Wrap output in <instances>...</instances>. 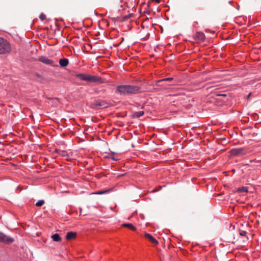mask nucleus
<instances>
[{
    "label": "nucleus",
    "mask_w": 261,
    "mask_h": 261,
    "mask_svg": "<svg viewBox=\"0 0 261 261\" xmlns=\"http://www.w3.org/2000/svg\"><path fill=\"white\" fill-rule=\"evenodd\" d=\"M116 91L124 96L136 94L142 92L141 87L130 85L118 86L116 88Z\"/></svg>",
    "instance_id": "f257e3e1"
},
{
    "label": "nucleus",
    "mask_w": 261,
    "mask_h": 261,
    "mask_svg": "<svg viewBox=\"0 0 261 261\" xmlns=\"http://www.w3.org/2000/svg\"><path fill=\"white\" fill-rule=\"evenodd\" d=\"M9 43L5 39L0 37V54H6L11 51Z\"/></svg>",
    "instance_id": "f03ea898"
},
{
    "label": "nucleus",
    "mask_w": 261,
    "mask_h": 261,
    "mask_svg": "<svg viewBox=\"0 0 261 261\" xmlns=\"http://www.w3.org/2000/svg\"><path fill=\"white\" fill-rule=\"evenodd\" d=\"M79 79L91 82H97L101 81V79L97 76H93L89 74H79L76 75Z\"/></svg>",
    "instance_id": "7ed1b4c3"
},
{
    "label": "nucleus",
    "mask_w": 261,
    "mask_h": 261,
    "mask_svg": "<svg viewBox=\"0 0 261 261\" xmlns=\"http://www.w3.org/2000/svg\"><path fill=\"white\" fill-rule=\"evenodd\" d=\"M39 61L47 65L55 66L57 65V62H54L44 56H40L38 59Z\"/></svg>",
    "instance_id": "20e7f679"
},
{
    "label": "nucleus",
    "mask_w": 261,
    "mask_h": 261,
    "mask_svg": "<svg viewBox=\"0 0 261 261\" xmlns=\"http://www.w3.org/2000/svg\"><path fill=\"white\" fill-rule=\"evenodd\" d=\"M230 153L232 155L242 156L246 154L245 149L243 148L232 149Z\"/></svg>",
    "instance_id": "39448f33"
},
{
    "label": "nucleus",
    "mask_w": 261,
    "mask_h": 261,
    "mask_svg": "<svg viewBox=\"0 0 261 261\" xmlns=\"http://www.w3.org/2000/svg\"><path fill=\"white\" fill-rule=\"evenodd\" d=\"M14 242V239L6 236L0 232V242L4 243H11Z\"/></svg>",
    "instance_id": "423d86ee"
},
{
    "label": "nucleus",
    "mask_w": 261,
    "mask_h": 261,
    "mask_svg": "<svg viewBox=\"0 0 261 261\" xmlns=\"http://www.w3.org/2000/svg\"><path fill=\"white\" fill-rule=\"evenodd\" d=\"M93 107L96 108H105L107 107V103L104 101L99 100H95L92 103Z\"/></svg>",
    "instance_id": "0eeeda50"
},
{
    "label": "nucleus",
    "mask_w": 261,
    "mask_h": 261,
    "mask_svg": "<svg viewBox=\"0 0 261 261\" xmlns=\"http://www.w3.org/2000/svg\"><path fill=\"white\" fill-rule=\"evenodd\" d=\"M205 39V35L202 32H197L195 35V39L198 42H203Z\"/></svg>",
    "instance_id": "6e6552de"
},
{
    "label": "nucleus",
    "mask_w": 261,
    "mask_h": 261,
    "mask_svg": "<svg viewBox=\"0 0 261 261\" xmlns=\"http://www.w3.org/2000/svg\"><path fill=\"white\" fill-rule=\"evenodd\" d=\"M145 237L148 239L151 243L154 244H158L159 242L158 241L155 239L152 236H151L150 234L149 233H145Z\"/></svg>",
    "instance_id": "1a4fd4ad"
},
{
    "label": "nucleus",
    "mask_w": 261,
    "mask_h": 261,
    "mask_svg": "<svg viewBox=\"0 0 261 261\" xmlns=\"http://www.w3.org/2000/svg\"><path fill=\"white\" fill-rule=\"evenodd\" d=\"M69 64V61L67 59L62 58L59 60V64L62 67H66Z\"/></svg>",
    "instance_id": "9d476101"
},
{
    "label": "nucleus",
    "mask_w": 261,
    "mask_h": 261,
    "mask_svg": "<svg viewBox=\"0 0 261 261\" xmlns=\"http://www.w3.org/2000/svg\"><path fill=\"white\" fill-rule=\"evenodd\" d=\"M76 237V233L74 232H67L66 238L67 240H70L72 239H74Z\"/></svg>",
    "instance_id": "9b49d317"
},
{
    "label": "nucleus",
    "mask_w": 261,
    "mask_h": 261,
    "mask_svg": "<svg viewBox=\"0 0 261 261\" xmlns=\"http://www.w3.org/2000/svg\"><path fill=\"white\" fill-rule=\"evenodd\" d=\"M122 226L127 227L129 229H131V230H132L133 231H135L136 230V228H135V227L134 226V225H133L130 223L123 224L122 225Z\"/></svg>",
    "instance_id": "f8f14e48"
},
{
    "label": "nucleus",
    "mask_w": 261,
    "mask_h": 261,
    "mask_svg": "<svg viewBox=\"0 0 261 261\" xmlns=\"http://www.w3.org/2000/svg\"><path fill=\"white\" fill-rule=\"evenodd\" d=\"M51 238L55 242H59L61 240V238L58 233H55L51 236Z\"/></svg>",
    "instance_id": "ddd939ff"
},
{
    "label": "nucleus",
    "mask_w": 261,
    "mask_h": 261,
    "mask_svg": "<svg viewBox=\"0 0 261 261\" xmlns=\"http://www.w3.org/2000/svg\"><path fill=\"white\" fill-rule=\"evenodd\" d=\"M144 113L143 111H139L135 112L133 114V116L136 118H139L140 117L143 116Z\"/></svg>",
    "instance_id": "4468645a"
},
{
    "label": "nucleus",
    "mask_w": 261,
    "mask_h": 261,
    "mask_svg": "<svg viewBox=\"0 0 261 261\" xmlns=\"http://www.w3.org/2000/svg\"><path fill=\"white\" fill-rule=\"evenodd\" d=\"M110 190H99L95 193L96 194H103L105 193H108L109 192Z\"/></svg>",
    "instance_id": "2eb2a0df"
},
{
    "label": "nucleus",
    "mask_w": 261,
    "mask_h": 261,
    "mask_svg": "<svg viewBox=\"0 0 261 261\" xmlns=\"http://www.w3.org/2000/svg\"><path fill=\"white\" fill-rule=\"evenodd\" d=\"M44 203V201L43 200H39L36 203V205L37 206H41Z\"/></svg>",
    "instance_id": "dca6fc26"
},
{
    "label": "nucleus",
    "mask_w": 261,
    "mask_h": 261,
    "mask_svg": "<svg viewBox=\"0 0 261 261\" xmlns=\"http://www.w3.org/2000/svg\"><path fill=\"white\" fill-rule=\"evenodd\" d=\"M239 192H247L248 191L247 188L245 187H243L241 188H239L238 190Z\"/></svg>",
    "instance_id": "f3484780"
},
{
    "label": "nucleus",
    "mask_w": 261,
    "mask_h": 261,
    "mask_svg": "<svg viewBox=\"0 0 261 261\" xmlns=\"http://www.w3.org/2000/svg\"><path fill=\"white\" fill-rule=\"evenodd\" d=\"M39 18L43 21L45 19H46V16L45 14H44L43 13H41L40 16H39Z\"/></svg>",
    "instance_id": "a211bd4d"
},
{
    "label": "nucleus",
    "mask_w": 261,
    "mask_h": 261,
    "mask_svg": "<svg viewBox=\"0 0 261 261\" xmlns=\"http://www.w3.org/2000/svg\"><path fill=\"white\" fill-rule=\"evenodd\" d=\"M172 80V78L168 77V78H165L161 80H159L158 82H160L162 81H169Z\"/></svg>",
    "instance_id": "6ab92c4d"
},
{
    "label": "nucleus",
    "mask_w": 261,
    "mask_h": 261,
    "mask_svg": "<svg viewBox=\"0 0 261 261\" xmlns=\"http://www.w3.org/2000/svg\"><path fill=\"white\" fill-rule=\"evenodd\" d=\"M247 232L245 231L241 230L240 232V234L242 236H245L246 235Z\"/></svg>",
    "instance_id": "aec40b11"
},
{
    "label": "nucleus",
    "mask_w": 261,
    "mask_h": 261,
    "mask_svg": "<svg viewBox=\"0 0 261 261\" xmlns=\"http://www.w3.org/2000/svg\"><path fill=\"white\" fill-rule=\"evenodd\" d=\"M217 96H224V97H225L226 96V94H217L216 95Z\"/></svg>",
    "instance_id": "412c9836"
},
{
    "label": "nucleus",
    "mask_w": 261,
    "mask_h": 261,
    "mask_svg": "<svg viewBox=\"0 0 261 261\" xmlns=\"http://www.w3.org/2000/svg\"><path fill=\"white\" fill-rule=\"evenodd\" d=\"M152 1H155L157 3H160L161 2V0H151Z\"/></svg>",
    "instance_id": "4be33fe9"
},
{
    "label": "nucleus",
    "mask_w": 261,
    "mask_h": 261,
    "mask_svg": "<svg viewBox=\"0 0 261 261\" xmlns=\"http://www.w3.org/2000/svg\"><path fill=\"white\" fill-rule=\"evenodd\" d=\"M251 95V93H249V94L247 96V98L248 99L249 98V97H250V96Z\"/></svg>",
    "instance_id": "5701e85b"
},
{
    "label": "nucleus",
    "mask_w": 261,
    "mask_h": 261,
    "mask_svg": "<svg viewBox=\"0 0 261 261\" xmlns=\"http://www.w3.org/2000/svg\"><path fill=\"white\" fill-rule=\"evenodd\" d=\"M111 159L113 160H115L114 157H112Z\"/></svg>",
    "instance_id": "b1692460"
}]
</instances>
